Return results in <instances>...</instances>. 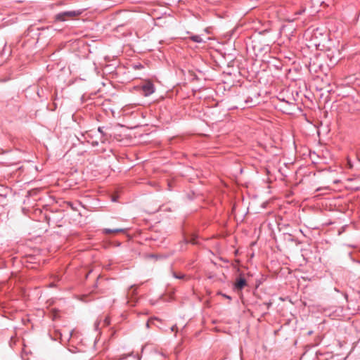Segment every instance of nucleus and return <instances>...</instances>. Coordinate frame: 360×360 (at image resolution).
Listing matches in <instances>:
<instances>
[{
	"mask_svg": "<svg viewBox=\"0 0 360 360\" xmlns=\"http://www.w3.org/2000/svg\"><path fill=\"white\" fill-rule=\"evenodd\" d=\"M82 13V10L68 11L58 13L54 17L55 21L65 22L73 17L78 16Z\"/></svg>",
	"mask_w": 360,
	"mask_h": 360,
	"instance_id": "f257e3e1",
	"label": "nucleus"
},
{
	"mask_svg": "<svg viewBox=\"0 0 360 360\" xmlns=\"http://www.w3.org/2000/svg\"><path fill=\"white\" fill-rule=\"evenodd\" d=\"M141 89L145 96L151 95L155 91V86L151 82H147L142 86Z\"/></svg>",
	"mask_w": 360,
	"mask_h": 360,
	"instance_id": "f03ea898",
	"label": "nucleus"
},
{
	"mask_svg": "<svg viewBox=\"0 0 360 360\" xmlns=\"http://www.w3.org/2000/svg\"><path fill=\"white\" fill-rule=\"evenodd\" d=\"M281 102L284 104L283 106V111L288 114H292L295 109L296 104L294 102H290L285 99L281 100Z\"/></svg>",
	"mask_w": 360,
	"mask_h": 360,
	"instance_id": "7ed1b4c3",
	"label": "nucleus"
},
{
	"mask_svg": "<svg viewBox=\"0 0 360 360\" xmlns=\"http://www.w3.org/2000/svg\"><path fill=\"white\" fill-rule=\"evenodd\" d=\"M247 285V281L241 275L236 278L234 283V289L237 291L241 290Z\"/></svg>",
	"mask_w": 360,
	"mask_h": 360,
	"instance_id": "20e7f679",
	"label": "nucleus"
},
{
	"mask_svg": "<svg viewBox=\"0 0 360 360\" xmlns=\"http://www.w3.org/2000/svg\"><path fill=\"white\" fill-rule=\"evenodd\" d=\"M122 232H124V229H105L103 230V233H106V234L112 233H122Z\"/></svg>",
	"mask_w": 360,
	"mask_h": 360,
	"instance_id": "39448f33",
	"label": "nucleus"
},
{
	"mask_svg": "<svg viewBox=\"0 0 360 360\" xmlns=\"http://www.w3.org/2000/svg\"><path fill=\"white\" fill-rule=\"evenodd\" d=\"M190 39L196 43H203L205 42L201 36L200 35H192L190 37Z\"/></svg>",
	"mask_w": 360,
	"mask_h": 360,
	"instance_id": "423d86ee",
	"label": "nucleus"
},
{
	"mask_svg": "<svg viewBox=\"0 0 360 360\" xmlns=\"http://www.w3.org/2000/svg\"><path fill=\"white\" fill-rule=\"evenodd\" d=\"M100 323H101V321H98V320H97L94 323V329H95V330H98Z\"/></svg>",
	"mask_w": 360,
	"mask_h": 360,
	"instance_id": "0eeeda50",
	"label": "nucleus"
},
{
	"mask_svg": "<svg viewBox=\"0 0 360 360\" xmlns=\"http://www.w3.org/2000/svg\"><path fill=\"white\" fill-rule=\"evenodd\" d=\"M110 321L108 317H105L103 319V325L104 326H108L110 324Z\"/></svg>",
	"mask_w": 360,
	"mask_h": 360,
	"instance_id": "6e6552de",
	"label": "nucleus"
},
{
	"mask_svg": "<svg viewBox=\"0 0 360 360\" xmlns=\"http://www.w3.org/2000/svg\"><path fill=\"white\" fill-rule=\"evenodd\" d=\"M173 276H174V278H178V279H181V278H184V274L177 275L176 274L173 273Z\"/></svg>",
	"mask_w": 360,
	"mask_h": 360,
	"instance_id": "1a4fd4ad",
	"label": "nucleus"
},
{
	"mask_svg": "<svg viewBox=\"0 0 360 360\" xmlns=\"http://www.w3.org/2000/svg\"><path fill=\"white\" fill-rule=\"evenodd\" d=\"M98 131L101 134L102 136H103L105 135L103 131V127H99L98 128Z\"/></svg>",
	"mask_w": 360,
	"mask_h": 360,
	"instance_id": "9d476101",
	"label": "nucleus"
},
{
	"mask_svg": "<svg viewBox=\"0 0 360 360\" xmlns=\"http://www.w3.org/2000/svg\"><path fill=\"white\" fill-rule=\"evenodd\" d=\"M356 24H357V26L359 27V28L360 29V13H359V15L357 18Z\"/></svg>",
	"mask_w": 360,
	"mask_h": 360,
	"instance_id": "9b49d317",
	"label": "nucleus"
},
{
	"mask_svg": "<svg viewBox=\"0 0 360 360\" xmlns=\"http://www.w3.org/2000/svg\"><path fill=\"white\" fill-rule=\"evenodd\" d=\"M98 145V142L97 141H94L91 142L92 146H97Z\"/></svg>",
	"mask_w": 360,
	"mask_h": 360,
	"instance_id": "f8f14e48",
	"label": "nucleus"
},
{
	"mask_svg": "<svg viewBox=\"0 0 360 360\" xmlns=\"http://www.w3.org/2000/svg\"><path fill=\"white\" fill-rule=\"evenodd\" d=\"M82 136H84L85 139L90 136V134L87 132H86L85 134H82Z\"/></svg>",
	"mask_w": 360,
	"mask_h": 360,
	"instance_id": "ddd939ff",
	"label": "nucleus"
},
{
	"mask_svg": "<svg viewBox=\"0 0 360 360\" xmlns=\"http://www.w3.org/2000/svg\"><path fill=\"white\" fill-rule=\"evenodd\" d=\"M264 304H265L267 307V308H269L270 306L271 305V302H265V303H264Z\"/></svg>",
	"mask_w": 360,
	"mask_h": 360,
	"instance_id": "4468645a",
	"label": "nucleus"
},
{
	"mask_svg": "<svg viewBox=\"0 0 360 360\" xmlns=\"http://www.w3.org/2000/svg\"><path fill=\"white\" fill-rule=\"evenodd\" d=\"M176 329V325H174V326L171 327V330L172 331H174Z\"/></svg>",
	"mask_w": 360,
	"mask_h": 360,
	"instance_id": "2eb2a0df",
	"label": "nucleus"
},
{
	"mask_svg": "<svg viewBox=\"0 0 360 360\" xmlns=\"http://www.w3.org/2000/svg\"><path fill=\"white\" fill-rule=\"evenodd\" d=\"M223 296L226 298V299H229V300H231V297L229 296V295H223Z\"/></svg>",
	"mask_w": 360,
	"mask_h": 360,
	"instance_id": "dca6fc26",
	"label": "nucleus"
},
{
	"mask_svg": "<svg viewBox=\"0 0 360 360\" xmlns=\"http://www.w3.org/2000/svg\"><path fill=\"white\" fill-rule=\"evenodd\" d=\"M133 288H134V285H131V286L130 287L129 290H132V293H134L135 290H134Z\"/></svg>",
	"mask_w": 360,
	"mask_h": 360,
	"instance_id": "f3484780",
	"label": "nucleus"
},
{
	"mask_svg": "<svg viewBox=\"0 0 360 360\" xmlns=\"http://www.w3.org/2000/svg\"><path fill=\"white\" fill-rule=\"evenodd\" d=\"M37 94H38V96H39V97H41V95H40V94H41V92H39V91H37Z\"/></svg>",
	"mask_w": 360,
	"mask_h": 360,
	"instance_id": "a211bd4d",
	"label": "nucleus"
}]
</instances>
